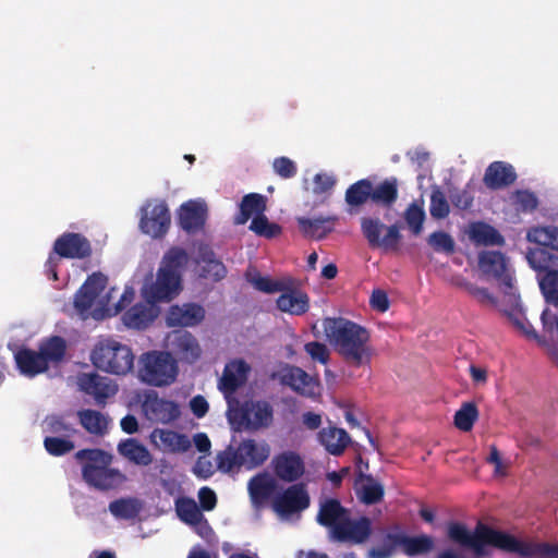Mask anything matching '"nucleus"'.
Wrapping results in <instances>:
<instances>
[{"instance_id": "nucleus-24", "label": "nucleus", "mask_w": 558, "mask_h": 558, "mask_svg": "<svg viewBox=\"0 0 558 558\" xmlns=\"http://www.w3.org/2000/svg\"><path fill=\"white\" fill-rule=\"evenodd\" d=\"M250 366L243 360H235L225 366L219 389L226 395L234 393L246 380Z\"/></svg>"}, {"instance_id": "nucleus-49", "label": "nucleus", "mask_w": 558, "mask_h": 558, "mask_svg": "<svg viewBox=\"0 0 558 558\" xmlns=\"http://www.w3.org/2000/svg\"><path fill=\"white\" fill-rule=\"evenodd\" d=\"M109 511L120 519H134L140 512V506L135 499H117L109 504Z\"/></svg>"}, {"instance_id": "nucleus-53", "label": "nucleus", "mask_w": 558, "mask_h": 558, "mask_svg": "<svg viewBox=\"0 0 558 558\" xmlns=\"http://www.w3.org/2000/svg\"><path fill=\"white\" fill-rule=\"evenodd\" d=\"M428 243L436 252H442L448 255L454 253L456 250L452 236L444 231H435L429 234Z\"/></svg>"}, {"instance_id": "nucleus-62", "label": "nucleus", "mask_w": 558, "mask_h": 558, "mask_svg": "<svg viewBox=\"0 0 558 558\" xmlns=\"http://www.w3.org/2000/svg\"><path fill=\"white\" fill-rule=\"evenodd\" d=\"M198 500L202 510L211 511L217 505V496L215 492L204 486L198 490Z\"/></svg>"}, {"instance_id": "nucleus-63", "label": "nucleus", "mask_w": 558, "mask_h": 558, "mask_svg": "<svg viewBox=\"0 0 558 558\" xmlns=\"http://www.w3.org/2000/svg\"><path fill=\"white\" fill-rule=\"evenodd\" d=\"M369 304L372 308L384 313L389 308V299L384 290L376 289L372 292Z\"/></svg>"}, {"instance_id": "nucleus-26", "label": "nucleus", "mask_w": 558, "mask_h": 558, "mask_svg": "<svg viewBox=\"0 0 558 558\" xmlns=\"http://www.w3.org/2000/svg\"><path fill=\"white\" fill-rule=\"evenodd\" d=\"M292 282L289 280V288L277 299L276 304L279 311L290 315L301 316L310 308V298L306 293L291 288Z\"/></svg>"}, {"instance_id": "nucleus-20", "label": "nucleus", "mask_w": 558, "mask_h": 558, "mask_svg": "<svg viewBox=\"0 0 558 558\" xmlns=\"http://www.w3.org/2000/svg\"><path fill=\"white\" fill-rule=\"evenodd\" d=\"M274 472L283 482L293 483L304 473L301 457L292 451L282 452L272 459Z\"/></svg>"}, {"instance_id": "nucleus-45", "label": "nucleus", "mask_w": 558, "mask_h": 558, "mask_svg": "<svg viewBox=\"0 0 558 558\" xmlns=\"http://www.w3.org/2000/svg\"><path fill=\"white\" fill-rule=\"evenodd\" d=\"M478 418V410L474 402H464L454 414V425L462 432H470Z\"/></svg>"}, {"instance_id": "nucleus-59", "label": "nucleus", "mask_w": 558, "mask_h": 558, "mask_svg": "<svg viewBox=\"0 0 558 558\" xmlns=\"http://www.w3.org/2000/svg\"><path fill=\"white\" fill-rule=\"evenodd\" d=\"M88 284H82L74 296V307L81 313L89 311L97 299L95 293L86 292Z\"/></svg>"}, {"instance_id": "nucleus-5", "label": "nucleus", "mask_w": 558, "mask_h": 558, "mask_svg": "<svg viewBox=\"0 0 558 558\" xmlns=\"http://www.w3.org/2000/svg\"><path fill=\"white\" fill-rule=\"evenodd\" d=\"M68 344L61 336H51L43 339L38 350L22 347L14 353V361L19 372L34 378L49 369V366L60 364L66 354Z\"/></svg>"}, {"instance_id": "nucleus-7", "label": "nucleus", "mask_w": 558, "mask_h": 558, "mask_svg": "<svg viewBox=\"0 0 558 558\" xmlns=\"http://www.w3.org/2000/svg\"><path fill=\"white\" fill-rule=\"evenodd\" d=\"M178 361L167 351L151 350L144 352L138 360V378L151 387H168L179 376Z\"/></svg>"}, {"instance_id": "nucleus-2", "label": "nucleus", "mask_w": 558, "mask_h": 558, "mask_svg": "<svg viewBox=\"0 0 558 558\" xmlns=\"http://www.w3.org/2000/svg\"><path fill=\"white\" fill-rule=\"evenodd\" d=\"M323 328L330 344L348 365L362 367L371 364L373 348L371 333L365 327L343 317H326Z\"/></svg>"}, {"instance_id": "nucleus-12", "label": "nucleus", "mask_w": 558, "mask_h": 558, "mask_svg": "<svg viewBox=\"0 0 558 558\" xmlns=\"http://www.w3.org/2000/svg\"><path fill=\"white\" fill-rule=\"evenodd\" d=\"M167 348L178 363L194 364L203 353L197 338L187 330L178 329L167 337Z\"/></svg>"}, {"instance_id": "nucleus-39", "label": "nucleus", "mask_w": 558, "mask_h": 558, "mask_svg": "<svg viewBox=\"0 0 558 558\" xmlns=\"http://www.w3.org/2000/svg\"><path fill=\"white\" fill-rule=\"evenodd\" d=\"M403 545V532H388L384 535L381 544L368 551L369 558H390Z\"/></svg>"}, {"instance_id": "nucleus-37", "label": "nucleus", "mask_w": 558, "mask_h": 558, "mask_svg": "<svg viewBox=\"0 0 558 558\" xmlns=\"http://www.w3.org/2000/svg\"><path fill=\"white\" fill-rule=\"evenodd\" d=\"M469 235L477 245H502L505 243L504 236L485 222L472 223Z\"/></svg>"}, {"instance_id": "nucleus-30", "label": "nucleus", "mask_w": 558, "mask_h": 558, "mask_svg": "<svg viewBox=\"0 0 558 558\" xmlns=\"http://www.w3.org/2000/svg\"><path fill=\"white\" fill-rule=\"evenodd\" d=\"M348 515V509H345L338 499L329 498L320 504L317 513V522L323 526L330 527L335 536L336 527L341 525Z\"/></svg>"}, {"instance_id": "nucleus-8", "label": "nucleus", "mask_w": 558, "mask_h": 558, "mask_svg": "<svg viewBox=\"0 0 558 558\" xmlns=\"http://www.w3.org/2000/svg\"><path fill=\"white\" fill-rule=\"evenodd\" d=\"M132 349L114 339H100L90 353L93 365L106 373L126 375L134 367Z\"/></svg>"}, {"instance_id": "nucleus-42", "label": "nucleus", "mask_w": 558, "mask_h": 558, "mask_svg": "<svg viewBox=\"0 0 558 558\" xmlns=\"http://www.w3.org/2000/svg\"><path fill=\"white\" fill-rule=\"evenodd\" d=\"M434 548V539L429 535L408 536L403 533L402 551L409 557L427 554Z\"/></svg>"}, {"instance_id": "nucleus-50", "label": "nucleus", "mask_w": 558, "mask_h": 558, "mask_svg": "<svg viewBox=\"0 0 558 558\" xmlns=\"http://www.w3.org/2000/svg\"><path fill=\"white\" fill-rule=\"evenodd\" d=\"M404 220L413 234L418 235L423 230L425 211L422 206L412 203L404 211Z\"/></svg>"}, {"instance_id": "nucleus-54", "label": "nucleus", "mask_w": 558, "mask_h": 558, "mask_svg": "<svg viewBox=\"0 0 558 558\" xmlns=\"http://www.w3.org/2000/svg\"><path fill=\"white\" fill-rule=\"evenodd\" d=\"M513 203L517 209L523 213H532L538 206L536 195L527 190H517L513 193Z\"/></svg>"}, {"instance_id": "nucleus-41", "label": "nucleus", "mask_w": 558, "mask_h": 558, "mask_svg": "<svg viewBox=\"0 0 558 558\" xmlns=\"http://www.w3.org/2000/svg\"><path fill=\"white\" fill-rule=\"evenodd\" d=\"M372 182L368 179H361L351 184L347 191L344 199L351 207H360L371 199Z\"/></svg>"}, {"instance_id": "nucleus-40", "label": "nucleus", "mask_w": 558, "mask_h": 558, "mask_svg": "<svg viewBox=\"0 0 558 558\" xmlns=\"http://www.w3.org/2000/svg\"><path fill=\"white\" fill-rule=\"evenodd\" d=\"M526 239L541 246L558 251V228L556 226L534 227L527 231Z\"/></svg>"}, {"instance_id": "nucleus-31", "label": "nucleus", "mask_w": 558, "mask_h": 558, "mask_svg": "<svg viewBox=\"0 0 558 558\" xmlns=\"http://www.w3.org/2000/svg\"><path fill=\"white\" fill-rule=\"evenodd\" d=\"M355 493L363 504L375 505L383 500L385 489L372 475L359 472L355 480Z\"/></svg>"}, {"instance_id": "nucleus-36", "label": "nucleus", "mask_w": 558, "mask_h": 558, "mask_svg": "<svg viewBox=\"0 0 558 558\" xmlns=\"http://www.w3.org/2000/svg\"><path fill=\"white\" fill-rule=\"evenodd\" d=\"M77 417L83 428L92 435L104 436L108 430L109 420L99 411L92 409L80 410Z\"/></svg>"}, {"instance_id": "nucleus-47", "label": "nucleus", "mask_w": 558, "mask_h": 558, "mask_svg": "<svg viewBox=\"0 0 558 558\" xmlns=\"http://www.w3.org/2000/svg\"><path fill=\"white\" fill-rule=\"evenodd\" d=\"M250 229L266 239L277 238L282 232V228L276 222H270L264 214L253 217Z\"/></svg>"}, {"instance_id": "nucleus-17", "label": "nucleus", "mask_w": 558, "mask_h": 558, "mask_svg": "<svg viewBox=\"0 0 558 558\" xmlns=\"http://www.w3.org/2000/svg\"><path fill=\"white\" fill-rule=\"evenodd\" d=\"M53 252L62 258L83 259L92 255V246L83 234L65 232L54 241Z\"/></svg>"}, {"instance_id": "nucleus-14", "label": "nucleus", "mask_w": 558, "mask_h": 558, "mask_svg": "<svg viewBox=\"0 0 558 558\" xmlns=\"http://www.w3.org/2000/svg\"><path fill=\"white\" fill-rule=\"evenodd\" d=\"M170 213L165 202L147 203L142 208L140 228L153 238H162L170 227Z\"/></svg>"}, {"instance_id": "nucleus-43", "label": "nucleus", "mask_w": 558, "mask_h": 558, "mask_svg": "<svg viewBox=\"0 0 558 558\" xmlns=\"http://www.w3.org/2000/svg\"><path fill=\"white\" fill-rule=\"evenodd\" d=\"M537 280L545 301L558 306V270L550 269L537 274Z\"/></svg>"}, {"instance_id": "nucleus-3", "label": "nucleus", "mask_w": 558, "mask_h": 558, "mask_svg": "<svg viewBox=\"0 0 558 558\" xmlns=\"http://www.w3.org/2000/svg\"><path fill=\"white\" fill-rule=\"evenodd\" d=\"M478 267L485 276L496 279L502 288V312L512 324L526 337L537 338L536 331L524 316L520 295L513 292V277L506 255L498 251L482 252L478 255Z\"/></svg>"}, {"instance_id": "nucleus-34", "label": "nucleus", "mask_w": 558, "mask_h": 558, "mask_svg": "<svg viewBox=\"0 0 558 558\" xmlns=\"http://www.w3.org/2000/svg\"><path fill=\"white\" fill-rule=\"evenodd\" d=\"M398 198V180L389 178L380 182L375 187L372 185L371 201L386 208H390Z\"/></svg>"}, {"instance_id": "nucleus-18", "label": "nucleus", "mask_w": 558, "mask_h": 558, "mask_svg": "<svg viewBox=\"0 0 558 558\" xmlns=\"http://www.w3.org/2000/svg\"><path fill=\"white\" fill-rule=\"evenodd\" d=\"M205 318V310L196 303L171 305L166 315L168 327H194Z\"/></svg>"}, {"instance_id": "nucleus-52", "label": "nucleus", "mask_w": 558, "mask_h": 558, "mask_svg": "<svg viewBox=\"0 0 558 558\" xmlns=\"http://www.w3.org/2000/svg\"><path fill=\"white\" fill-rule=\"evenodd\" d=\"M429 213L435 219H444L450 213L446 195L439 189L434 190L430 194Z\"/></svg>"}, {"instance_id": "nucleus-48", "label": "nucleus", "mask_w": 558, "mask_h": 558, "mask_svg": "<svg viewBox=\"0 0 558 558\" xmlns=\"http://www.w3.org/2000/svg\"><path fill=\"white\" fill-rule=\"evenodd\" d=\"M44 448L52 457H62L74 450L75 444L71 438L59 436H46Z\"/></svg>"}, {"instance_id": "nucleus-29", "label": "nucleus", "mask_w": 558, "mask_h": 558, "mask_svg": "<svg viewBox=\"0 0 558 558\" xmlns=\"http://www.w3.org/2000/svg\"><path fill=\"white\" fill-rule=\"evenodd\" d=\"M277 482L267 473L254 475L247 483L250 498L254 506H263L276 492Z\"/></svg>"}, {"instance_id": "nucleus-6", "label": "nucleus", "mask_w": 558, "mask_h": 558, "mask_svg": "<svg viewBox=\"0 0 558 558\" xmlns=\"http://www.w3.org/2000/svg\"><path fill=\"white\" fill-rule=\"evenodd\" d=\"M82 464V477L89 485L100 490L118 487L125 481V475L118 469L110 468L112 454L99 448H85L75 453Z\"/></svg>"}, {"instance_id": "nucleus-57", "label": "nucleus", "mask_w": 558, "mask_h": 558, "mask_svg": "<svg viewBox=\"0 0 558 558\" xmlns=\"http://www.w3.org/2000/svg\"><path fill=\"white\" fill-rule=\"evenodd\" d=\"M304 350L315 362L327 364L329 361L330 352L325 343L318 341L307 342L304 345Z\"/></svg>"}, {"instance_id": "nucleus-56", "label": "nucleus", "mask_w": 558, "mask_h": 558, "mask_svg": "<svg viewBox=\"0 0 558 558\" xmlns=\"http://www.w3.org/2000/svg\"><path fill=\"white\" fill-rule=\"evenodd\" d=\"M459 286L465 290L471 296L476 299V301L481 304H496V298L488 291L487 288L478 287L470 281L462 280L459 282Z\"/></svg>"}, {"instance_id": "nucleus-9", "label": "nucleus", "mask_w": 558, "mask_h": 558, "mask_svg": "<svg viewBox=\"0 0 558 558\" xmlns=\"http://www.w3.org/2000/svg\"><path fill=\"white\" fill-rule=\"evenodd\" d=\"M270 448L266 442L254 439L243 440L236 448L228 446L217 453L216 462L219 471L230 473L234 469L253 470L262 465L269 457Z\"/></svg>"}, {"instance_id": "nucleus-35", "label": "nucleus", "mask_w": 558, "mask_h": 558, "mask_svg": "<svg viewBox=\"0 0 558 558\" xmlns=\"http://www.w3.org/2000/svg\"><path fill=\"white\" fill-rule=\"evenodd\" d=\"M266 197L258 193L245 195L240 203V214L235 218L236 225H244L251 217L263 215L266 210Z\"/></svg>"}, {"instance_id": "nucleus-19", "label": "nucleus", "mask_w": 558, "mask_h": 558, "mask_svg": "<svg viewBox=\"0 0 558 558\" xmlns=\"http://www.w3.org/2000/svg\"><path fill=\"white\" fill-rule=\"evenodd\" d=\"M207 218V206L202 201L190 199L178 210V223L187 233H196L203 229Z\"/></svg>"}, {"instance_id": "nucleus-15", "label": "nucleus", "mask_w": 558, "mask_h": 558, "mask_svg": "<svg viewBox=\"0 0 558 558\" xmlns=\"http://www.w3.org/2000/svg\"><path fill=\"white\" fill-rule=\"evenodd\" d=\"M142 408L147 420L153 423L170 424L181 414L177 402L160 398L156 391L146 395Z\"/></svg>"}, {"instance_id": "nucleus-10", "label": "nucleus", "mask_w": 558, "mask_h": 558, "mask_svg": "<svg viewBox=\"0 0 558 558\" xmlns=\"http://www.w3.org/2000/svg\"><path fill=\"white\" fill-rule=\"evenodd\" d=\"M361 231L369 247L396 252L402 239L398 223L386 226L379 218L363 217Z\"/></svg>"}, {"instance_id": "nucleus-33", "label": "nucleus", "mask_w": 558, "mask_h": 558, "mask_svg": "<svg viewBox=\"0 0 558 558\" xmlns=\"http://www.w3.org/2000/svg\"><path fill=\"white\" fill-rule=\"evenodd\" d=\"M118 451L123 458L136 465L147 466L153 462L149 450L134 438L120 441Z\"/></svg>"}, {"instance_id": "nucleus-21", "label": "nucleus", "mask_w": 558, "mask_h": 558, "mask_svg": "<svg viewBox=\"0 0 558 558\" xmlns=\"http://www.w3.org/2000/svg\"><path fill=\"white\" fill-rule=\"evenodd\" d=\"M517 178L512 165L505 161H493L485 170L483 182L487 189L496 191L510 186Z\"/></svg>"}, {"instance_id": "nucleus-13", "label": "nucleus", "mask_w": 558, "mask_h": 558, "mask_svg": "<svg viewBox=\"0 0 558 558\" xmlns=\"http://www.w3.org/2000/svg\"><path fill=\"white\" fill-rule=\"evenodd\" d=\"M311 499L303 483L293 484L272 498L271 507L281 517L300 513L310 507Z\"/></svg>"}, {"instance_id": "nucleus-38", "label": "nucleus", "mask_w": 558, "mask_h": 558, "mask_svg": "<svg viewBox=\"0 0 558 558\" xmlns=\"http://www.w3.org/2000/svg\"><path fill=\"white\" fill-rule=\"evenodd\" d=\"M199 263H203L201 276L204 278L219 281L227 275V268L223 263L217 259L215 253L207 247L199 250Z\"/></svg>"}, {"instance_id": "nucleus-28", "label": "nucleus", "mask_w": 558, "mask_h": 558, "mask_svg": "<svg viewBox=\"0 0 558 558\" xmlns=\"http://www.w3.org/2000/svg\"><path fill=\"white\" fill-rule=\"evenodd\" d=\"M338 220L337 216L317 217L314 219L298 217V226L306 238L322 240L331 233Z\"/></svg>"}, {"instance_id": "nucleus-22", "label": "nucleus", "mask_w": 558, "mask_h": 558, "mask_svg": "<svg viewBox=\"0 0 558 558\" xmlns=\"http://www.w3.org/2000/svg\"><path fill=\"white\" fill-rule=\"evenodd\" d=\"M80 389L93 396L97 404H105L106 400L116 393L117 388L110 385L107 377L97 373L83 374L78 377Z\"/></svg>"}, {"instance_id": "nucleus-4", "label": "nucleus", "mask_w": 558, "mask_h": 558, "mask_svg": "<svg viewBox=\"0 0 558 558\" xmlns=\"http://www.w3.org/2000/svg\"><path fill=\"white\" fill-rule=\"evenodd\" d=\"M189 260V254L184 248L170 247L161 259L156 279L143 286L144 300L150 304H158L175 299L182 291V272Z\"/></svg>"}, {"instance_id": "nucleus-1", "label": "nucleus", "mask_w": 558, "mask_h": 558, "mask_svg": "<svg viewBox=\"0 0 558 558\" xmlns=\"http://www.w3.org/2000/svg\"><path fill=\"white\" fill-rule=\"evenodd\" d=\"M448 537L463 547L471 548L477 556L485 554L484 547L487 545L508 554H517L523 558L558 554V547L547 543L524 542L482 522L476 524L473 533L469 532L464 524L452 522L448 526Z\"/></svg>"}, {"instance_id": "nucleus-61", "label": "nucleus", "mask_w": 558, "mask_h": 558, "mask_svg": "<svg viewBox=\"0 0 558 558\" xmlns=\"http://www.w3.org/2000/svg\"><path fill=\"white\" fill-rule=\"evenodd\" d=\"M83 284H88L86 288V292L95 293V296L98 298L99 294L105 290L107 284V277L101 272H94Z\"/></svg>"}, {"instance_id": "nucleus-16", "label": "nucleus", "mask_w": 558, "mask_h": 558, "mask_svg": "<svg viewBox=\"0 0 558 558\" xmlns=\"http://www.w3.org/2000/svg\"><path fill=\"white\" fill-rule=\"evenodd\" d=\"M272 377L302 396L315 397L317 395V381L301 367L286 364Z\"/></svg>"}, {"instance_id": "nucleus-32", "label": "nucleus", "mask_w": 558, "mask_h": 558, "mask_svg": "<svg viewBox=\"0 0 558 558\" xmlns=\"http://www.w3.org/2000/svg\"><path fill=\"white\" fill-rule=\"evenodd\" d=\"M318 440L328 453L340 456L343 453L351 439L344 429L330 426L323 428L318 433Z\"/></svg>"}, {"instance_id": "nucleus-46", "label": "nucleus", "mask_w": 558, "mask_h": 558, "mask_svg": "<svg viewBox=\"0 0 558 558\" xmlns=\"http://www.w3.org/2000/svg\"><path fill=\"white\" fill-rule=\"evenodd\" d=\"M175 510L177 514L181 521L186 524L195 523L201 520L203 512L195 502V500L191 498H180L175 501Z\"/></svg>"}, {"instance_id": "nucleus-55", "label": "nucleus", "mask_w": 558, "mask_h": 558, "mask_svg": "<svg viewBox=\"0 0 558 558\" xmlns=\"http://www.w3.org/2000/svg\"><path fill=\"white\" fill-rule=\"evenodd\" d=\"M526 259L530 266L538 274H543L545 272V270H550L548 268L550 255L544 248H530L529 252L526 253Z\"/></svg>"}, {"instance_id": "nucleus-51", "label": "nucleus", "mask_w": 558, "mask_h": 558, "mask_svg": "<svg viewBox=\"0 0 558 558\" xmlns=\"http://www.w3.org/2000/svg\"><path fill=\"white\" fill-rule=\"evenodd\" d=\"M250 281L258 291L265 293L281 292L289 288V280H272L269 277H263L260 275H256L254 278L250 279Z\"/></svg>"}, {"instance_id": "nucleus-60", "label": "nucleus", "mask_w": 558, "mask_h": 558, "mask_svg": "<svg viewBox=\"0 0 558 558\" xmlns=\"http://www.w3.org/2000/svg\"><path fill=\"white\" fill-rule=\"evenodd\" d=\"M313 183L314 194L320 195L330 192L335 187L337 179L328 173H317L314 175Z\"/></svg>"}, {"instance_id": "nucleus-11", "label": "nucleus", "mask_w": 558, "mask_h": 558, "mask_svg": "<svg viewBox=\"0 0 558 558\" xmlns=\"http://www.w3.org/2000/svg\"><path fill=\"white\" fill-rule=\"evenodd\" d=\"M274 417L272 407L267 401L248 400L233 410L229 416L236 430H257L268 427Z\"/></svg>"}, {"instance_id": "nucleus-27", "label": "nucleus", "mask_w": 558, "mask_h": 558, "mask_svg": "<svg viewBox=\"0 0 558 558\" xmlns=\"http://www.w3.org/2000/svg\"><path fill=\"white\" fill-rule=\"evenodd\" d=\"M150 438L163 451L185 452L191 448V441L186 435L170 429L156 428Z\"/></svg>"}, {"instance_id": "nucleus-23", "label": "nucleus", "mask_w": 558, "mask_h": 558, "mask_svg": "<svg viewBox=\"0 0 558 558\" xmlns=\"http://www.w3.org/2000/svg\"><path fill=\"white\" fill-rule=\"evenodd\" d=\"M371 533L372 522L367 517L353 521L348 515L345 521L336 527L333 537L340 542L351 541L361 544L369 537Z\"/></svg>"}, {"instance_id": "nucleus-44", "label": "nucleus", "mask_w": 558, "mask_h": 558, "mask_svg": "<svg viewBox=\"0 0 558 558\" xmlns=\"http://www.w3.org/2000/svg\"><path fill=\"white\" fill-rule=\"evenodd\" d=\"M44 430L50 434L49 436L68 438H71L77 433L73 424L66 422L65 417L60 414H51L46 416L44 421Z\"/></svg>"}, {"instance_id": "nucleus-25", "label": "nucleus", "mask_w": 558, "mask_h": 558, "mask_svg": "<svg viewBox=\"0 0 558 558\" xmlns=\"http://www.w3.org/2000/svg\"><path fill=\"white\" fill-rule=\"evenodd\" d=\"M157 315L156 304L145 301V303H137L124 312L122 320L128 328L143 330L155 320Z\"/></svg>"}, {"instance_id": "nucleus-64", "label": "nucleus", "mask_w": 558, "mask_h": 558, "mask_svg": "<svg viewBox=\"0 0 558 558\" xmlns=\"http://www.w3.org/2000/svg\"><path fill=\"white\" fill-rule=\"evenodd\" d=\"M190 408H191L192 413L196 417L201 418L207 414V412L209 410V404L203 396L197 395L191 399Z\"/></svg>"}, {"instance_id": "nucleus-58", "label": "nucleus", "mask_w": 558, "mask_h": 558, "mask_svg": "<svg viewBox=\"0 0 558 558\" xmlns=\"http://www.w3.org/2000/svg\"><path fill=\"white\" fill-rule=\"evenodd\" d=\"M274 171L282 179H291L298 172L296 165L288 157L275 158L272 162Z\"/></svg>"}]
</instances>
